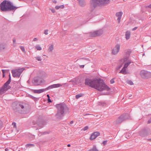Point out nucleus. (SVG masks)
<instances>
[{
	"label": "nucleus",
	"instance_id": "nucleus-1",
	"mask_svg": "<svg viewBox=\"0 0 151 151\" xmlns=\"http://www.w3.org/2000/svg\"><path fill=\"white\" fill-rule=\"evenodd\" d=\"M85 84L100 91L103 90L109 91L110 89L103 80L100 78H95L93 79L86 78L85 80Z\"/></svg>",
	"mask_w": 151,
	"mask_h": 151
},
{
	"label": "nucleus",
	"instance_id": "nucleus-2",
	"mask_svg": "<svg viewBox=\"0 0 151 151\" xmlns=\"http://www.w3.org/2000/svg\"><path fill=\"white\" fill-rule=\"evenodd\" d=\"M55 106L57 111L55 116L58 119H62L65 114L70 112L68 107L65 103L58 104Z\"/></svg>",
	"mask_w": 151,
	"mask_h": 151
},
{
	"label": "nucleus",
	"instance_id": "nucleus-3",
	"mask_svg": "<svg viewBox=\"0 0 151 151\" xmlns=\"http://www.w3.org/2000/svg\"><path fill=\"white\" fill-rule=\"evenodd\" d=\"M19 7L13 5V4L9 1L5 0L0 4V10L4 12H14Z\"/></svg>",
	"mask_w": 151,
	"mask_h": 151
},
{
	"label": "nucleus",
	"instance_id": "nucleus-4",
	"mask_svg": "<svg viewBox=\"0 0 151 151\" xmlns=\"http://www.w3.org/2000/svg\"><path fill=\"white\" fill-rule=\"evenodd\" d=\"M109 0H91L90 6L92 10L96 7L109 3Z\"/></svg>",
	"mask_w": 151,
	"mask_h": 151
},
{
	"label": "nucleus",
	"instance_id": "nucleus-5",
	"mask_svg": "<svg viewBox=\"0 0 151 151\" xmlns=\"http://www.w3.org/2000/svg\"><path fill=\"white\" fill-rule=\"evenodd\" d=\"M62 86V85L58 83L54 84L49 86L47 88L45 89H41L39 90H33L32 91L35 93H40L47 90H50L54 88H58L61 86Z\"/></svg>",
	"mask_w": 151,
	"mask_h": 151
},
{
	"label": "nucleus",
	"instance_id": "nucleus-6",
	"mask_svg": "<svg viewBox=\"0 0 151 151\" xmlns=\"http://www.w3.org/2000/svg\"><path fill=\"white\" fill-rule=\"evenodd\" d=\"M130 118L129 115L128 114H122L116 119L115 122L117 124H120L123 122L129 119Z\"/></svg>",
	"mask_w": 151,
	"mask_h": 151
},
{
	"label": "nucleus",
	"instance_id": "nucleus-7",
	"mask_svg": "<svg viewBox=\"0 0 151 151\" xmlns=\"http://www.w3.org/2000/svg\"><path fill=\"white\" fill-rule=\"evenodd\" d=\"M24 104L17 103L13 107V109L16 112L20 113H24Z\"/></svg>",
	"mask_w": 151,
	"mask_h": 151
},
{
	"label": "nucleus",
	"instance_id": "nucleus-8",
	"mask_svg": "<svg viewBox=\"0 0 151 151\" xmlns=\"http://www.w3.org/2000/svg\"><path fill=\"white\" fill-rule=\"evenodd\" d=\"M24 70V68H21L12 70V73L13 76L14 77H19L21 74Z\"/></svg>",
	"mask_w": 151,
	"mask_h": 151
},
{
	"label": "nucleus",
	"instance_id": "nucleus-9",
	"mask_svg": "<svg viewBox=\"0 0 151 151\" xmlns=\"http://www.w3.org/2000/svg\"><path fill=\"white\" fill-rule=\"evenodd\" d=\"M140 75L142 78L144 79H147L151 77V73L145 70L141 71Z\"/></svg>",
	"mask_w": 151,
	"mask_h": 151
},
{
	"label": "nucleus",
	"instance_id": "nucleus-10",
	"mask_svg": "<svg viewBox=\"0 0 151 151\" xmlns=\"http://www.w3.org/2000/svg\"><path fill=\"white\" fill-rule=\"evenodd\" d=\"M43 81V79L41 77L38 76L34 78L32 83L35 86H38L42 83Z\"/></svg>",
	"mask_w": 151,
	"mask_h": 151
},
{
	"label": "nucleus",
	"instance_id": "nucleus-11",
	"mask_svg": "<svg viewBox=\"0 0 151 151\" xmlns=\"http://www.w3.org/2000/svg\"><path fill=\"white\" fill-rule=\"evenodd\" d=\"M150 131L148 128L144 129L140 132V135L142 137L147 136L149 134Z\"/></svg>",
	"mask_w": 151,
	"mask_h": 151
},
{
	"label": "nucleus",
	"instance_id": "nucleus-12",
	"mask_svg": "<svg viewBox=\"0 0 151 151\" xmlns=\"http://www.w3.org/2000/svg\"><path fill=\"white\" fill-rule=\"evenodd\" d=\"M120 48V45L119 44L116 45L115 47L112 50V53L114 55L116 54L119 52Z\"/></svg>",
	"mask_w": 151,
	"mask_h": 151
},
{
	"label": "nucleus",
	"instance_id": "nucleus-13",
	"mask_svg": "<svg viewBox=\"0 0 151 151\" xmlns=\"http://www.w3.org/2000/svg\"><path fill=\"white\" fill-rule=\"evenodd\" d=\"M100 135V133L99 132H94L91 134L90 137V139L91 140L94 139Z\"/></svg>",
	"mask_w": 151,
	"mask_h": 151
},
{
	"label": "nucleus",
	"instance_id": "nucleus-14",
	"mask_svg": "<svg viewBox=\"0 0 151 151\" xmlns=\"http://www.w3.org/2000/svg\"><path fill=\"white\" fill-rule=\"evenodd\" d=\"M37 124L40 128H41L45 125V123L44 121L40 120L38 121Z\"/></svg>",
	"mask_w": 151,
	"mask_h": 151
},
{
	"label": "nucleus",
	"instance_id": "nucleus-15",
	"mask_svg": "<svg viewBox=\"0 0 151 151\" xmlns=\"http://www.w3.org/2000/svg\"><path fill=\"white\" fill-rule=\"evenodd\" d=\"M131 53V52L129 51H128L126 52V56L124 57L123 59L124 62L128 61L130 60H129V56Z\"/></svg>",
	"mask_w": 151,
	"mask_h": 151
},
{
	"label": "nucleus",
	"instance_id": "nucleus-16",
	"mask_svg": "<svg viewBox=\"0 0 151 151\" xmlns=\"http://www.w3.org/2000/svg\"><path fill=\"white\" fill-rule=\"evenodd\" d=\"M122 14V12H118L116 13V15L118 17L117 20L119 23L120 22V20L121 18Z\"/></svg>",
	"mask_w": 151,
	"mask_h": 151
},
{
	"label": "nucleus",
	"instance_id": "nucleus-17",
	"mask_svg": "<svg viewBox=\"0 0 151 151\" xmlns=\"http://www.w3.org/2000/svg\"><path fill=\"white\" fill-rule=\"evenodd\" d=\"M79 5L82 7L86 5V2L85 0H78Z\"/></svg>",
	"mask_w": 151,
	"mask_h": 151
},
{
	"label": "nucleus",
	"instance_id": "nucleus-18",
	"mask_svg": "<svg viewBox=\"0 0 151 151\" xmlns=\"http://www.w3.org/2000/svg\"><path fill=\"white\" fill-rule=\"evenodd\" d=\"M126 68H127L124 67V66L119 73H121L124 75L127 74V72L126 70Z\"/></svg>",
	"mask_w": 151,
	"mask_h": 151
},
{
	"label": "nucleus",
	"instance_id": "nucleus-19",
	"mask_svg": "<svg viewBox=\"0 0 151 151\" xmlns=\"http://www.w3.org/2000/svg\"><path fill=\"white\" fill-rule=\"evenodd\" d=\"M7 87H5L4 86V85L3 86V87L1 88L0 89V93H4L5 91L7 90L6 88Z\"/></svg>",
	"mask_w": 151,
	"mask_h": 151
},
{
	"label": "nucleus",
	"instance_id": "nucleus-20",
	"mask_svg": "<svg viewBox=\"0 0 151 151\" xmlns=\"http://www.w3.org/2000/svg\"><path fill=\"white\" fill-rule=\"evenodd\" d=\"M96 31L97 36H100L103 33V31L101 29Z\"/></svg>",
	"mask_w": 151,
	"mask_h": 151
},
{
	"label": "nucleus",
	"instance_id": "nucleus-21",
	"mask_svg": "<svg viewBox=\"0 0 151 151\" xmlns=\"http://www.w3.org/2000/svg\"><path fill=\"white\" fill-rule=\"evenodd\" d=\"M53 49L54 45L53 44H51V45L49 46L47 51L49 52H51L52 51Z\"/></svg>",
	"mask_w": 151,
	"mask_h": 151
},
{
	"label": "nucleus",
	"instance_id": "nucleus-22",
	"mask_svg": "<svg viewBox=\"0 0 151 151\" xmlns=\"http://www.w3.org/2000/svg\"><path fill=\"white\" fill-rule=\"evenodd\" d=\"M11 81V77H9V80L4 84L5 87H7V86L10 84Z\"/></svg>",
	"mask_w": 151,
	"mask_h": 151
},
{
	"label": "nucleus",
	"instance_id": "nucleus-23",
	"mask_svg": "<svg viewBox=\"0 0 151 151\" xmlns=\"http://www.w3.org/2000/svg\"><path fill=\"white\" fill-rule=\"evenodd\" d=\"M130 33L129 31H127L125 34V37L127 40L129 39L130 37Z\"/></svg>",
	"mask_w": 151,
	"mask_h": 151
},
{
	"label": "nucleus",
	"instance_id": "nucleus-24",
	"mask_svg": "<svg viewBox=\"0 0 151 151\" xmlns=\"http://www.w3.org/2000/svg\"><path fill=\"white\" fill-rule=\"evenodd\" d=\"M6 45L4 43L0 44V50H4L5 47Z\"/></svg>",
	"mask_w": 151,
	"mask_h": 151
},
{
	"label": "nucleus",
	"instance_id": "nucleus-25",
	"mask_svg": "<svg viewBox=\"0 0 151 151\" xmlns=\"http://www.w3.org/2000/svg\"><path fill=\"white\" fill-rule=\"evenodd\" d=\"M131 60H129L127 62L125 63L124 65V67L126 68H127L128 66L131 63Z\"/></svg>",
	"mask_w": 151,
	"mask_h": 151
},
{
	"label": "nucleus",
	"instance_id": "nucleus-26",
	"mask_svg": "<svg viewBox=\"0 0 151 151\" xmlns=\"http://www.w3.org/2000/svg\"><path fill=\"white\" fill-rule=\"evenodd\" d=\"M64 7V5H61L60 6H56L55 7V8L56 9H58L60 8L63 9Z\"/></svg>",
	"mask_w": 151,
	"mask_h": 151
},
{
	"label": "nucleus",
	"instance_id": "nucleus-27",
	"mask_svg": "<svg viewBox=\"0 0 151 151\" xmlns=\"http://www.w3.org/2000/svg\"><path fill=\"white\" fill-rule=\"evenodd\" d=\"M91 36L92 37H95L97 36L96 31L91 33Z\"/></svg>",
	"mask_w": 151,
	"mask_h": 151
},
{
	"label": "nucleus",
	"instance_id": "nucleus-28",
	"mask_svg": "<svg viewBox=\"0 0 151 151\" xmlns=\"http://www.w3.org/2000/svg\"><path fill=\"white\" fill-rule=\"evenodd\" d=\"M34 145L33 144H28L26 145L25 147L26 148H28L29 147H34Z\"/></svg>",
	"mask_w": 151,
	"mask_h": 151
},
{
	"label": "nucleus",
	"instance_id": "nucleus-29",
	"mask_svg": "<svg viewBox=\"0 0 151 151\" xmlns=\"http://www.w3.org/2000/svg\"><path fill=\"white\" fill-rule=\"evenodd\" d=\"M40 134H41V135H45L47 134H49L50 133V132H40Z\"/></svg>",
	"mask_w": 151,
	"mask_h": 151
},
{
	"label": "nucleus",
	"instance_id": "nucleus-30",
	"mask_svg": "<svg viewBox=\"0 0 151 151\" xmlns=\"http://www.w3.org/2000/svg\"><path fill=\"white\" fill-rule=\"evenodd\" d=\"M99 104L100 105H102L103 106H105L106 105V104L104 102H99Z\"/></svg>",
	"mask_w": 151,
	"mask_h": 151
},
{
	"label": "nucleus",
	"instance_id": "nucleus-31",
	"mask_svg": "<svg viewBox=\"0 0 151 151\" xmlns=\"http://www.w3.org/2000/svg\"><path fill=\"white\" fill-rule=\"evenodd\" d=\"M82 96V94H77L76 96V99H78L80 97H81Z\"/></svg>",
	"mask_w": 151,
	"mask_h": 151
},
{
	"label": "nucleus",
	"instance_id": "nucleus-32",
	"mask_svg": "<svg viewBox=\"0 0 151 151\" xmlns=\"http://www.w3.org/2000/svg\"><path fill=\"white\" fill-rule=\"evenodd\" d=\"M28 96L29 97L33 99L34 100H35L36 99V97L32 96L31 95H29Z\"/></svg>",
	"mask_w": 151,
	"mask_h": 151
},
{
	"label": "nucleus",
	"instance_id": "nucleus-33",
	"mask_svg": "<svg viewBox=\"0 0 151 151\" xmlns=\"http://www.w3.org/2000/svg\"><path fill=\"white\" fill-rule=\"evenodd\" d=\"M36 48L38 50H42L41 47L39 45L37 46L36 47Z\"/></svg>",
	"mask_w": 151,
	"mask_h": 151
},
{
	"label": "nucleus",
	"instance_id": "nucleus-34",
	"mask_svg": "<svg viewBox=\"0 0 151 151\" xmlns=\"http://www.w3.org/2000/svg\"><path fill=\"white\" fill-rule=\"evenodd\" d=\"M20 48L22 52H25V50L24 47L23 46H20Z\"/></svg>",
	"mask_w": 151,
	"mask_h": 151
},
{
	"label": "nucleus",
	"instance_id": "nucleus-35",
	"mask_svg": "<svg viewBox=\"0 0 151 151\" xmlns=\"http://www.w3.org/2000/svg\"><path fill=\"white\" fill-rule=\"evenodd\" d=\"M35 58L37 60L39 61H41L42 60L41 58L40 57H35Z\"/></svg>",
	"mask_w": 151,
	"mask_h": 151
},
{
	"label": "nucleus",
	"instance_id": "nucleus-36",
	"mask_svg": "<svg viewBox=\"0 0 151 151\" xmlns=\"http://www.w3.org/2000/svg\"><path fill=\"white\" fill-rule=\"evenodd\" d=\"M88 128V127L87 126H86L85 127H84L83 129V131H86V130H87Z\"/></svg>",
	"mask_w": 151,
	"mask_h": 151
},
{
	"label": "nucleus",
	"instance_id": "nucleus-37",
	"mask_svg": "<svg viewBox=\"0 0 151 151\" xmlns=\"http://www.w3.org/2000/svg\"><path fill=\"white\" fill-rule=\"evenodd\" d=\"M115 78H113L112 79H111L110 80V83L111 84H113L115 82V81H114V79Z\"/></svg>",
	"mask_w": 151,
	"mask_h": 151
},
{
	"label": "nucleus",
	"instance_id": "nucleus-38",
	"mask_svg": "<svg viewBox=\"0 0 151 151\" xmlns=\"http://www.w3.org/2000/svg\"><path fill=\"white\" fill-rule=\"evenodd\" d=\"M128 83L130 85H132L133 84V82L131 81H128Z\"/></svg>",
	"mask_w": 151,
	"mask_h": 151
},
{
	"label": "nucleus",
	"instance_id": "nucleus-39",
	"mask_svg": "<svg viewBox=\"0 0 151 151\" xmlns=\"http://www.w3.org/2000/svg\"><path fill=\"white\" fill-rule=\"evenodd\" d=\"M48 30L47 29L45 30L44 31V33L46 35H47L48 34Z\"/></svg>",
	"mask_w": 151,
	"mask_h": 151
},
{
	"label": "nucleus",
	"instance_id": "nucleus-40",
	"mask_svg": "<svg viewBox=\"0 0 151 151\" xmlns=\"http://www.w3.org/2000/svg\"><path fill=\"white\" fill-rule=\"evenodd\" d=\"M107 140H106V141H104L103 142V144L104 145H105L106 143H107Z\"/></svg>",
	"mask_w": 151,
	"mask_h": 151
},
{
	"label": "nucleus",
	"instance_id": "nucleus-41",
	"mask_svg": "<svg viewBox=\"0 0 151 151\" xmlns=\"http://www.w3.org/2000/svg\"><path fill=\"white\" fill-rule=\"evenodd\" d=\"M12 125L14 127H15L16 126V124L15 122H14L12 123Z\"/></svg>",
	"mask_w": 151,
	"mask_h": 151
},
{
	"label": "nucleus",
	"instance_id": "nucleus-42",
	"mask_svg": "<svg viewBox=\"0 0 151 151\" xmlns=\"http://www.w3.org/2000/svg\"><path fill=\"white\" fill-rule=\"evenodd\" d=\"M47 101L48 102H52V101L50 99V98H49L47 99Z\"/></svg>",
	"mask_w": 151,
	"mask_h": 151
},
{
	"label": "nucleus",
	"instance_id": "nucleus-43",
	"mask_svg": "<svg viewBox=\"0 0 151 151\" xmlns=\"http://www.w3.org/2000/svg\"><path fill=\"white\" fill-rule=\"evenodd\" d=\"M51 11L52 13H54L55 11V10L54 9H51Z\"/></svg>",
	"mask_w": 151,
	"mask_h": 151
},
{
	"label": "nucleus",
	"instance_id": "nucleus-44",
	"mask_svg": "<svg viewBox=\"0 0 151 151\" xmlns=\"http://www.w3.org/2000/svg\"><path fill=\"white\" fill-rule=\"evenodd\" d=\"M79 67H80L81 68H84V65H80L79 66Z\"/></svg>",
	"mask_w": 151,
	"mask_h": 151
},
{
	"label": "nucleus",
	"instance_id": "nucleus-45",
	"mask_svg": "<svg viewBox=\"0 0 151 151\" xmlns=\"http://www.w3.org/2000/svg\"><path fill=\"white\" fill-rule=\"evenodd\" d=\"M151 123V118L148 121V123L150 124Z\"/></svg>",
	"mask_w": 151,
	"mask_h": 151
},
{
	"label": "nucleus",
	"instance_id": "nucleus-46",
	"mask_svg": "<svg viewBox=\"0 0 151 151\" xmlns=\"http://www.w3.org/2000/svg\"><path fill=\"white\" fill-rule=\"evenodd\" d=\"M73 123V121H71L69 123V125H71Z\"/></svg>",
	"mask_w": 151,
	"mask_h": 151
},
{
	"label": "nucleus",
	"instance_id": "nucleus-47",
	"mask_svg": "<svg viewBox=\"0 0 151 151\" xmlns=\"http://www.w3.org/2000/svg\"><path fill=\"white\" fill-rule=\"evenodd\" d=\"M2 71L3 73L4 74L5 72L6 71V70H2Z\"/></svg>",
	"mask_w": 151,
	"mask_h": 151
},
{
	"label": "nucleus",
	"instance_id": "nucleus-48",
	"mask_svg": "<svg viewBox=\"0 0 151 151\" xmlns=\"http://www.w3.org/2000/svg\"><path fill=\"white\" fill-rule=\"evenodd\" d=\"M11 87L9 86H7V87L6 88L7 90L11 88Z\"/></svg>",
	"mask_w": 151,
	"mask_h": 151
},
{
	"label": "nucleus",
	"instance_id": "nucleus-49",
	"mask_svg": "<svg viewBox=\"0 0 151 151\" xmlns=\"http://www.w3.org/2000/svg\"><path fill=\"white\" fill-rule=\"evenodd\" d=\"M137 28V27H135L132 29V30L134 31L136 30Z\"/></svg>",
	"mask_w": 151,
	"mask_h": 151
},
{
	"label": "nucleus",
	"instance_id": "nucleus-50",
	"mask_svg": "<svg viewBox=\"0 0 151 151\" xmlns=\"http://www.w3.org/2000/svg\"><path fill=\"white\" fill-rule=\"evenodd\" d=\"M16 39H15L14 38L13 40V41L14 43H15L16 42Z\"/></svg>",
	"mask_w": 151,
	"mask_h": 151
},
{
	"label": "nucleus",
	"instance_id": "nucleus-51",
	"mask_svg": "<svg viewBox=\"0 0 151 151\" xmlns=\"http://www.w3.org/2000/svg\"><path fill=\"white\" fill-rule=\"evenodd\" d=\"M37 38H35L34 39H33V41H37Z\"/></svg>",
	"mask_w": 151,
	"mask_h": 151
},
{
	"label": "nucleus",
	"instance_id": "nucleus-52",
	"mask_svg": "<svg viewBox=\"0 0 151 151\" xmlns=\"http://www.w3.org/2000/svg\"><path fill=\"white\" fill-rule=\"evenodd\" d=\"M148 7V8H151V4L150 5H149L148 6H146V7Z\"/></svg>",
	"mask_w": 151,
	"mask_h": 151
},
{
	"label": "nucleus",
	"instance_id": "nucleus-53",
	"mask_svg": "<svg viewBox=\"0 0 151 151\" xmlns=\"http://www.w3.org/2000/svg\"><path fill=\"white\" fill-rule=\"evenodd\" d=\"M53 2L54 3H55V4H56L57 3V1H56L55 0H54L53 1Z\"/></svg>",
	"mask_w": 151,
	"mask_h": 151
},
{
	"label": "nucleus",
	"instance_id": "nucleus-54",
	"mask_svg": "<svg viewBox=\"0 0 151 151\" xmlns=\"http://www.w3.org/2000/svg\"><path fill=\"white\" fill-rule=\"evenodd\" d=\"M81 59L83 60H87V59H86V58H81Z\"/></svg>",
	"mask_w": 151,
	"mask_h": 151
},
{
	"label": "nucleus",
	"instance_id": "nucleus-55",
	"mask_svg": "<svg viewBox=\"0 0 151 151\" xmlns=\"http://www.w3.org/2000/svg\"><path fill=\"white\" fill-rule=\"evenodd\" d=\"M47 97L48 99L50 98V97L49 95L47 94Z\"/></svg>",
	"mask_w": 151,
	"mask_h": 151
},
{
	"label": "nucleus",
	"instance_id": "nucleus-56",
	"mask_svg": "<svg viewBox=\"0 0 151 151\" xmlns=\"http://www.w3.org/2000/svg\"><path fill=\"white\" fill-rule=\"evenodd\" d=\"M68 147H70V144H68L67 146Z\"/></svg>",
	"mask_w": 151,
	"mask_h": 151
},
{
	"label": "nucleus",
	"instance_id": "nucleus-57",
	"mask_svg": "<svg viewBox=\"0 0 151 151\" xmlns=\"http://www.w3.org/2000/svg\"><path fill=\"white\" fill-rule=\"evenodd\" d=\"M33 0H29L28 1H29L30 2H32L33 1Z\"/></svg>",
	"mask_w": 151,
	"mask_h": 151
},
{
	"label": "nucleus",
	"instance_id": "nucleus-58",
	"mask_svg": "<svg viewBox=\"0 0 151 151\" xmlns=\"http://www.w3.org/2000/svg\"><path fill=\"white\" fill-rule=\"evenodd\" d=\"M5 151H7L8 150V149L6 148L5 149Z\"/></svg>",
	"mask_w": 151,
	"mask_h": 151
},
{
	"label": "nucleus",
	"instance_id": "nucleus-59",
	"mask_svg": "<svg viewBox=\"0 0 151 151\" xmlns=\"http://www.w3.org/2000/svg\"><path fill=\"white\" fill-rule=\"evenodd\" d=\"M3 77H4V76H5V74H4H4H3Z\"/></svg>",
	"mask_w": 151,
	"mask_h": 151
},
{
	"label": "nucleus",
	"instance_id": "nucleus-60",
	"mask_svg": "<svg viewBox=\"0 0 151 151\" xmlns=\"http://www.w3.org/2000/svg\"><path fill=\"white\" fill-rule=\"evenodd\" d=\"M9 77H11V76H10V74H9Z\"/></svg>",
	"mask_w": 151,
	"mask_h": 151
},
{
	"label": "nucleus",
	"instance_id": "nucleus-61",
	"mask_svg": "<svg viewBox=\"0 0 151 151\" xmlns=\"http://www.w3.org/2000/svg\"><path fill=\"white\" fill-rule=\"evenodd\" d=\"M89 115V114H86L85 115Z\"/></svg>",
	"mask_w": 151,
	"mask_h": 151
},
{
	"label": "nucleus",
	"instance_id": "nucleus-62",
	"mask_svg": "<svg viewBox=\"0 0 151 151\" xmlns=\"http://www.w3.org/2000/svg\"><path fill=\"white\" fill-rule=\"evenodd\" d=\"M121 67V66H120L119 67V69Z\"/></svg>",
	"mask_w": 151,
	"mask_h": 151
},
{
	"label": "nucleus",
	"instance_id": "nucleus-63",
	"mask_svg": "<svg viewBox=\"0 0 151 151\" xmlns=\"http://www.w3.org/2000/svg\"><path fill=\"white\" fill-rule=\"evenodd\" d=\"M38 129V128H36V130H37V129Z\"/></svg>",
	"mask_w": 151,
	"mask_h": 151
},
{
	"label": "nucleus",
	"instance_id": "nucleus-64",
	"mask_svg": "<svg viewBox=\"0 0 151 151\" xmlns=\"http://www.w3.org/2000/svg\"><path fill=\"white\" fill-rule=\"evenodd\" d=\"M149 140L151 141V139H150Z\"/></svg>",
	"mask_w": 151,
	"mask_h": 151
}]
</instances>
